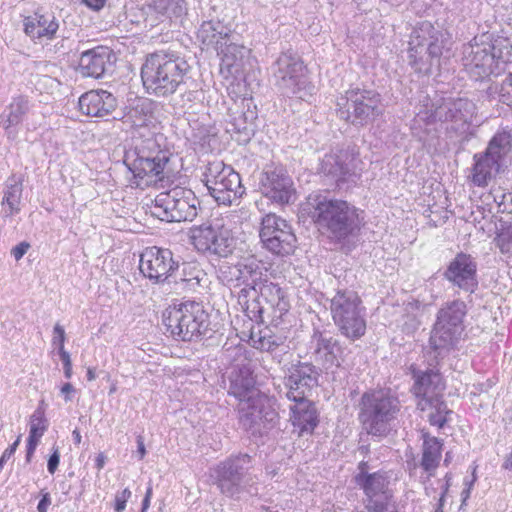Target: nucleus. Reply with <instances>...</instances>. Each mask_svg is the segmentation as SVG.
<instances>
[{"label":"nucleus","instance_id":"obj_1","mask_svg":"<svg viewBox=\"0 0 512 512\" xmlns=\"http://www.w3.org/2000/svg\"><path fill=\"white\" fill-rule=\"evenodd\" d=\"M126 109L123 122L134 130V146L125 153L124 163L133 174L136 187L144 188L164 179L170 159L156 138L158 103L138 98Z\"/></svg>","mask_w":512,"mask_h":512},{"label":"nucleus","instance_id":"obj_2","mask_svg":"<svg viewBox=\"0 0 512 512\" xmlns=\"http://www.w3.org/2000/svg\"><path fill=\"white\" fill-rule=\"evenodd\" d=\"M301 210L311 218L320 231L336 241L353 235L361 226L358 210L354 206L325 194H310L302 204Z\"/></svg>","mask_w":512,"mask_h":512},{"label":"nucleus","instance_id":"obj_3","mask_svg":"<svg viewBox=\"0 0 512 512\" xmlns=\"http://www.w3.org/2000/svg\"><path fill=\"white\" fill-rule=\"evenodd\" d=\"M190 65L180 54L169 48L149 54L141 68V78L147 92L166 97L184 83Z\"/></svg>","mask_w":512,"mask_h":512},{"label":"nucleus","instance_id":"obj_4","mask_svg":"<svg viewBox=\"0 0 512 512\" xmlns=\"http://www.w3.org/2000/svg\"><path fill=\"white\" fill-rule=\"evenodd\" d=\"M450 35L447 31L433 26L430 22H422L415 29L409 41L408 58L415 72L430 74L433 66H439L440 57L448 50Z\"/></svg>","mask_w":512,"mask_h":512},{"label":"nucleus","instance_id":"obj_5","mask_svg":"<svg viewBox=\"0 0 512 512\" xmlns=\"http://www.w3.org/2000/svg\"><path fill=\"white\" fill-rule=\"evenodd\" d=\"M399 412L398 398L388 391L372 390L361 397L359 419L367 433L372 436H386Z\"/></svg>","mask_w":512,"mask_h":512},{"label":"nucleus","instance_id":"obj_6","mask_svg":"<svg viewBox=\"0 0 512 512\" xmlns=\"http://www.w3.org/2000/svg\"><path fill=\"white\" fill-rule=\"evenodd\" d=\"M274 85L287 97L309 101L315 86L309 81L307 69L301 58L292 52L282 53L272 66Z\"/></svg>","mask_w":512,"mask_h":512},{"label":"nucleus","instance_id":"obj_7","mask_svg":"<svg viewBox=\"0 0 512 512\" xmlns=\"http://www.w3.org/2000/svg\"><path fill=\"white\" fill-rule=\"evenodd\" d=\"M467 311L466 303L459 299L444 303L438 310L429 339L430 346L438 354L458 344L465 330Z\"/></svg>","mask_w":512,"mask_h":512},{"label":"nucleus","instance_id":"obj_8","mask_svg":"<svg viewBox=\"0 0 512 512\" xmlns=\"http://www.w3.org/2000/svg\"><path fill=\"white\" fill-rule=\"evenodd\" d=\"M163 324L175 339L192 341L207 330L208 316L201 304L186 301L168 307L163 313Z\"/></svg>","mask_w":512,"mask_h":512},{"label":"nucleus","instance_id":"obj_9","mask_svg":"<svg viewBox=\"0 0 512 512\" xmlns=\"http://www.w3.org/2000/svg\"><path fill=\"white\" fill-rule=\"evenodd\" d=\"M330 312L335 325L348 339L356 340L365 334V308L355 291L338 290L330 299Z\"/></svg>","mask_w":512,"mask_h":512},{"label":"nucleus","instance_id":"obj_10","mask_svg":"<svg viewBox=\"0 0 512 512\" xmlns=\"http://www.w3.org/2000/svg\"><path fill=\"white\" fill-rule=\"evenodd\" d=\"M443 390L441 375L432 369L418 375L413 386L418 409L427 412L429 423L439 428L445 425L447 416L452 412L442 400Z\"/></svg>","mask_w":512,"mask_h":512},{"label":"nucleus","instance_id":"obj_11","mask_svg":"<svg viewBox=\"0 0 512 512\" xmlns=\"http://www.w3.org/2000/svg\"><path fill=\"white\" fill-rule=\"evenodd\" d=\"M337 113L353 125H366L382 115L381 95L370 89H349L337 99Z\"/></svg>","mask_w":512,"mask_h":512},{"label":"nucleus","instance_id":"obj_12","mask_svg":"<svg viewBox=\"0 0 512 512\" xmlns=\"http://www.w3.org/2000/svg\"><path fill=\"white\" fill-rule=\"evenodd\" d=\"M199 200L191 189L176 186L159 193L150 207L151 214L162 221H192L198 213Z\"/></svg>","mask_w":512,"mask_h":512},{"label":"nucleus","instance_id":"obj_13","mask_svg":"<svg viewBox=\"0 0 512 512\" xmlns=\"http://www.w3.org/2000/svg\"><path fill=\"white\" fill-rule=\"evenodd\" d=\"M512 151V135L503 130L489 141L486 150L474 155L472 182L485 187L501 170L505 157Z\"/></svg>","mask_w":512,"mask_h":512},{"label":"nucleus","instance_id":"obj_14","mask_svg":"<svg viewBox=\"0 0 512 512\" xmlns=\"http://www.w3.org/2000/svg\"><path fill=\"white\" fill-rule=\"evenodd\" d=\"M202 181L218 204L231 205L244 194L240 175L223 161L210 162Z\"/></svg>","mask_w":512,"mask_h":512},{"label":"nucleus","instance_id":"obj_15","mask_svg":"<svg viewBox=\"0 0 512 512\" xmlns=\"http://www.w3.org/2000/svg\"><path fill=\"white\" fill-rule=\"evenodd\" d=\"M278 419L275 400L267 395L238 404L239 425L253 437L266 435L276 426Z\"/></svg>","mask_w":512,"mask_h":512},{"label":"nucleus","instance_id":"obj_16","mask_svg":"<svg viewBox=\"0 0 512 512\" xmlns=\"http://www.w3.org/2000/svg\"><path fill=\"white\" fill-rule=\"evenodd\" d=\"M506 50V55H502L499 45L469 44L464 49V66L476 81L483 80L491 74H499L503 69L500 65L510 61V52Z\"/></svg>","mask_w":512,"mask_h":512},{"label":"nucleus","instance_id":"obj_17","mask_svg":"<svg viewBox=\"0 0 512 512\" xmlns=\"http://www.w3.org/2000/svg\"><path fill=\"white\" fill-rule=\"evenodd\" d=\"M191 240L200 252H210L220 257H227L234 249L231 230L222 219H214L191 229Z\"/></svg>","mask_w":512,"mask_h":512},{"label":"nucleus","instance_id":"obj_18","mask_svg":"<svg viewBox=\"0 0 512 512\" xmlns=\"http://www.w3.org/2000/svg\"><path fill=\"white\" fill-rule=\"evenodd\" d=\"M355 482L364 491V504L369 512H398L387 472L355 475Z\"/></svg>","mask_w":512,"mask_h":512},{"label":"nucleus","instance_id":"obj_19","mask_svg":"<svg viewBox=\"0 0 512 512\" xmlns=\"http://www.w3.org/2000/svg\"><path fill=\"white\" fill-rule=\"evenodd\" d=\"M264 247L276 255H289L295 249L296 236L291 225L275 214H267L259 233Z\"/></svg>","mask_w":512,"mask_h":512},{"label":"nucleus","instance_id":"obj_20","mask_svg":"<svg viewBox=\"0 0 512 512\" xmlns=\"http://www.w3.org/2000/svg\"><path fill=\"white\" fill-rule=\"evenodd\" d=\"M179 269V262L169 249L147 247L140 255L139 270L152 284L169 282Z\"/></svg>","mask_w":512,"mask_h":512},{"label":"nucleus","instance_id":"obj_21","mask_svg":"<svg viewBox=\"0 0 512 512\" xmlns=\"http://www.w3.org/2000/svg\"><path fill=\"white\" fill-rule=\"evenodd\" d=\"M320 370L308 362H297L288 367L284 376L285 395L290 401H299L311 394L319 384Z\"/></svg>","mask_w":512,"mask_h":512},{"label":"nucleus","instance_id":"obj_22","mask_svg":"<svg viewBox=\"0 0 512 512\" xmlns=\"http://www.w3.org/2000/svg\"><path fill=\"white\" fill-rule=\"evenodd\" d=\"M476 114V105L467 98H442L432 112L436 121L450 124L447 129L464 131Z\"/></svg>","mask_w":512,"mask_h":512},{"label":"nucleus","instance_id":"obj_23","mask_svg":"<svg viewBox=\"0 0 512 512\" xmlns=\"http://www.w3.org/2000/svg\"><path fill=\"white\" fill-rule=\"evenodd\" d=\"M251 457L248 454L232 456L215 468V484L222 494L234 496L239 493L247 465Z\"/></svg>","mask_w":512,"mask_h":512},{"label":"nucleus","instance_id":"obj_24","mask_svg":"<svg viewBox=\"0 0 512 512\" xmlns=\"http://www.w3.org/2000/svg\"><path fill=\"white\" fill-rule=\"evenodd\" d=\"M218 278L227 286L244 284L255 289L262 278L261 266L255 258H245L235 264L224 261L219 266Z\"/></svg>","mask_w":512,"mask_h":512},{"label":"nucleus","instance_id":"obj_25","mask_svg":"<svg viewBox=\"0 0 512 512\" xmlns=\"http://www.w3.org/2000/svg\"><path fill=\"white\" fill-rule=\"evenodd\" d=\"M262 194L278 204H288L294 196L293 181L283 168L270 167L261 173Z\"/></svg>","mask_w":512,"mask_h":512},{"label":"nucleus","instance_id":"obj_26","mask_svg":"<svg viewBox=\"0 0 512 512\" xmlns=\"http://www.w3.org/2000/svg\"><path fill=\"white\" fill-rule=\"evenodd\" d=\"M477 265L473 258L465 253H459L449 263L444 272L447 281L459 289L473 293L477 286Z\"/></svg>","mask_w":512,"mask_h":512},{"label":"nucleus","instance_id":"obj_27","mask_svg":"<svg viewBox=\"0 0 512 512\" xmlns=\"http://www.w3.org/2000/svg\"><path fill=\"white\" fill-rule=\"evenodd\" d=\"M115 62L113 51L106 46H97L81 53L78 71L83 77L102 78L112 70Z\"/></svg>","mask_w":512,"mask_h":512},{"label":"nucleus","instance_id":"obj_28","mask_svg":"<svg viewBox=\"0 0 512 512\" xmlns=\"http://www.w3.org/2000/svg\"><path fill=\"white\" fill-rule=\"evenodd\" d=\"M79 110L90 117H105L117 107L116 97L107 90H90L79 98Z\"/></svg>","mask_w":512,"mask_h":512},{"label":"nucleus","instance_id":"obj_29","mask_svg":"<svg viewBox=\"0 0 512 512\" xmlns=\"http://www.w3.org/2000/svg\"><path fill=\"white\" fill-rule=\"evenodd\" d=\"M233 35L230 41L224 43L217 50L221 58L220 70L222 73L226 72L228 75L240 74L246 64L249 62L251 50L242 44L234 41Z\"/></svg>","mask_w":512,"mask_h":512},{"label":"nucleus","instance_id":"obj_30","mask_svg":"<svg viewBox=\"0 0 512 512\" xmlns=\"http://www.w3.org/2000/svg\"><path fill=\"white\" fill-rule=\"evenodd\" d=\"M23 25L26 35L40 43L52 40L59 29V22L53 13L36 12L26 17Z\"/></svg>","mask_w":512,"mask_h":512},{"label":"nucleus","instance_id":"obj_31","mask_svg":"<svg viewBox=\"0 0 512 512\" xmlns=\"http://www.w3.org/2000/svg\"><path fill=\"white\" fill-rule=\"evenodd\" d=\"M313 343L315 359L321 363L327 374L329 369L340 367L342 348L336 340L316 332L313 335Z\"/></svg>","mask_w":512,"mask_h":512},{"label":"nucleus","instance_id":"obj_32","mask_svg":"<svg viewBox=\"0 0 512 512\" xmlns=\"http://www.w3.org/2000/svg\"><path fill=\"white\" fill-rule=\"evenodd\" d=\"M228 394L234 396L240 402L252 401V398L266 396L255 387V380L248 369H240L232 373Z\"/></svg>","mask_w":512,"mask_h":512},{"label":"nucleus","instance_id":"obj_33","mask_svg":"<svg viewBox=\"0 0 512 512\" xmlns=\"http://www.w3.org/2000/svg\"><path fill=\"white\" fill-rule=\"evenodd\" d=\"M231 36V29L220 20L204 21L197 32L198 40L207 48H213L216 51L230 41Z\"/></svg>","mask_w":512,"mask_h":512},{"label":"nucleus","instance_id":"obj_34","mask_svg":"<svg viewBox=\"0 0 512 512\" xmlns=\"http://www.w3.org/2000/svg\"><path fill=\"white\" fill-rule=\"evenodd\" d=\"M295 405L291 407V420L300 432H312L318 424L317 410L315 405L307 398L294 401Z\"/></svg>","mask_w":512,"mask_h":512},{"label":"nucleus","instance_id":"obj_35","mask_svg":"<svg viewBox=\"0 0 512 512\" xmlns=\"http://www.w3.org/2000/svg\"><path fill=\"white\" fill-rule=\"evenodd\" d=\"M145 9L172 20L185 15L187 5L185 0H149L145 7L139 9L142 16L145 14Z\"/></svg>","mask_w":512,"mask_h":512},{"label":"nucleus","instance_id":"obj_36","mask_svg":"<svg viewBox=\"0 0 512 512\" xmlns=\"http://www.w3.org/2000/svg\"><path fill=\"white\" fill-rule=\"evenodd\" d=\"M423 448L420 466L429 477L434 475L441 460L442 444L436 437H431L427 433L423 434Z\"/></svg>","mask_w":512,"mask_h":512},{"label":"nucleus","instance_id":"obj_37","mask_svg":"<svg viewBox=\"0 0 512 512\" xmlns=\"http://www.w3.org/2000/svg\"><path fill=\"white\" fill-rule=\"evenodd\" d=\"M349 159L350 155L344 151L327 154L321 162V171L337 181L342 180L351 171Z\"/></svg>","mask_w":512,"mask_h":512},{"label":"nucleus","instance_id":"obj_38","mask_svg":"<svg viewBox=\"0 0 512 512\" xmlns=\"http://www.w3.org/2000/svg\"><path fill=\"white\" fill-rule=\"evenodd\" d=\"M260 295L275 312L279 313L276 315L277 317H281L288 312L290 308L289 301L278 284L265 281L260 286Z\"/></svg>","mask_w":512,"mask_h":512},{"label":"nucleus","instance_id":"obj_39","mask_svg":"<svg viewBox=\"0 0 512 512\" xmlns=\"http://www.w3.org/2000/svg\"><path fill=\"white\" fill-rule=\"evenodd\" d=\"M23 193L22 180L15 175L8 178L4 190L2 205L8 206L7 216H13L20 212V203Z\"/></svg>","mask_w":512,"mask_h":512},{"label":"nucleus","instance_id":"obj_40","mask_svg":"<svg viewBox=\"0 0 512 512\" xmlns=\"http://www.w3.org/2000/svg\"><path fill=\"white\" fill-rule=\"evenodd\" d=\"M7 109L8 113L1 116L2 121L0 124H2L10 138L12 134L11 128L22 122L23 116L29 110V102L25 97L20 96L14 98Z\"/></svg>","mask_w":512,"mask_h":512},{"label":"nucleus","instance_id":"obj_41","mask_svg":"<svg viewBox=\"0 0 512 512\" xmlns=\"http://www.w3.org/2000/svg\"><path fill=\"white\" fill-rule=\"evenodd\" d=\"M229 125L231 128L227 127L228 132H235L238 134H244L245 136H249L251 129V122L248 121L245 113L240 112L235 115L230 116Z\"/></svg>","mask_w":512,"mask_h":512},{"label":"nucleus","instance_id":"obj_42","mask_svg":"<svg viewBox=\"0 0 512 512\" xmlns=\"http://www.w3.org/2000/svg\"><path fill=\"white\" fill-rule=\"evenodd\" d=\"M202 272L196 267H192L189 263L182 264V273L179 277L181 283H185L190 289L200 285Z\"/></svg>","mask_w":512,"mask_h":512},{"label":"nucleus","instance_id":"obj_43","mask_svg":"<svg viewBox=\"0 0 512 512\" xmlns=\"http://www.w3.org/2000/svg\"><path fill=\"white\" fill-rule=\"evenodd\" d=\"M253 342L256 349L269 352L280 346L283 340L274 335H264L259 337L258 340H253Z\"/></svg>","mask_w":512,"mask_h":512},{"label":"nucleus","instance_id":"obj_44","mask_svg":"<svg viewBox=\"0 0 512 512\" xmlns=\"http://www.w3.org/2000/svg\"><path fill=\"white\" fill-rule=\"evenodd\" d=\"M46 430V420L44 419L43 415L39 412H35L31 416L30 421V434H33L38 437H42Z\"/></svg>","mask_w":512,"mask_h":512},{"label":"nucleus","instance_id":"obj_45","mask_svg":"<svg viewBox=\"0 0 512 512\" xmlns=\"http://www.w3.org/2000/svg\"><path fill=\"white\" fill-rule=\"evenodd\" d=\"M53 339L52 343L53 345H57L58 347V353H61L62 351H66L64 348V343L66 340L65 330L60 324H56L53 329Z\"/></svg>","mask_w":512,"mask_h":512},{"label":"nucleus","instance_id":"obj_46","mask_svg":"<svg viewBox=\"0 0 512 512\" xmlns=\"http://www.w3.org/2000/svg\"><path fill=\"white\" fill-rule=\"evenodd\" d=\"M450 479H451V477L449 476V474H446L445 482H443L440 479L437 481L438 485L440 486L441 492H440V497L438 499V505H437V507L435 509V512H443L445 496H446V494H447V492L449 490V487H450Z\"/></svg>","mask_w":512,"mask_h":512},{"label":"nucleus","instance_id":"obj_47","mask_svg":"<svg viewBox=\"0 0 512 512\" xmlns=\"http://www.w3.org/2000/svg\"><path fill=\"white\" fill-rule=\"evenodd\" d=\"M437 481L438 480H436L435 482H431L430 477L427 476V480L424 481V485H425V494L430 498L438 500L440 497L441 489H440V486L438 485Z\"/></svg>","mask_w":512,"mask_h":512},{"label":"nucleus","instance_id":"obj_48","mask_svg":"<svg viewBox=\"0 0 512 512\" xmlns=\"http://www.w3.org/2000/svg\"><path fill=\"white\" fill-rule=\"evenodd\" d=\"M131 497V491L125 488L122 492L117 493L115 496V510L122 512L126 507V502Z\"/></svg>","mask_w":512,"mask_h":512},{"label":"nucleus","instance_id":"obj_49","mask_svg":"<svg viewBox=\"0 0 512 512\" xmlns=\"http://www.w3.org/2000/svg\"><path fill=\"white\" fill-rule=\"evenodd\" d=\"M59 356L63 362L64 375L67 379H70L72 376V362L70 354L67 351H62L59 353Z\"/></svg>","mask_w":512,"mask_h":512},{"label":"nucleus","instance_id":"obj_50","mask_svg":"<svg viewBox=\"0 0 512 512\" xmlns=\"http://www.w3.org/2000/svg\"><path fill=\"white\" fill-rule=\"evenodd\" d=\"M60 462V454L58 448L54 449V452L50 455L47 463V469L49 473L54 474L58 468Z\"/></svg>","mask_w":512,"mask_h":512},{"label":"nucleus","instance_id":"obj_51","mask_svg":"<svg viewBox=\"0 0 512 512\" xmlns=\"http://www.w3.org/2000/svg\"><path fill=\"white\" fill-rule=\"evenodd\" d=\"M30 245L27 242H21L18 245H16L11 250V254L14 256L15 260H20L25 253L28 251Z\"/></svg>","mask_w":512,"mask_h":512},{"label":"nucleus","instance_id":"obj_52","mask_svg":"<svg viewBox=\"0 0 512 512\" xmlns=\"http://www.w3.org/2000/svg\"><path fill=\"white\" fill-rule=\"evenodd\" d=\"M39 438L40 437L29 433V437L27 440V452H26V460L27 461H30V459L36 449V446L38 444Z\"/></svg>","mask_w":512,"mask_h":512},{"label":"nucleus","instance_id":"obj_53","mask_svg":"<svg viewBox=\"0 0 512 512\" xmlns=\"http://www.w3.org/2000/svg\"><path fill=\"white\" fill-rule=\"evenodd\" d=\"M20 442V438H17V440L10 446L8 447L2 454L1 458H0V471L2 470L3 468V465L4 463L13 455V453L15 452L16 450V447L18 446Z\"/></svg>","mask_w":512,"mask_h":512},{"label":"nucleus","instance_id":"obj_54","mask_svg":"<svg viewBox=\"0 0 512 512\" xmlns=\"http://www.w3.org/2000/svg\"><path fill=\"white\" fill-rule=\"evenodd\" d=\"M51 505V498L48 492L42 493V499L37 505L38 512H47L48 507Z\"/></svg>","mask_w":512,"mask_h":512},{"label":"nucleus","instance_id":"obj_55","mask_svg":"<svg viewBox=\"0 0 512 512\" xmlns=\"http://www.w3.org/2000/svg\"><path fill=\"white\" fill-rule=\"evenodd\" d=\"M87 7L98 11L105 6L106 0H81Z\"/></svg>","mask_w":512,"mask_h":512},{"label":"nucleus","instance_id":"obj_56","mask_svg":"<svg viewBox=\"0 0 512 512\" xmlns=\"http://www.w3.org/2000/svg\"><path fill=\"white\" fill-rule=\"evenodd\" d=\"M75 392V388L71 383H65L61 388V393L65 396V401H71V394Z\"/></svg>","mask_w":512,"mask_h":512},{"label":"nucleus","instance_id":"obj_57","mask_svg":"<svg viewBox=\"0 0 512 512\" xmlns=\"http://www.w3.org/2000/svg\"><path fill=\"white\" fill-rule=\"evenodd\" d=\"M137 452L139 454V458L143 459L146 454V449L144 445V440L142 436L137 437Z\"/></svg>","mask_w":512,"mask_h":512},{"label":"nucleus","instance_id":"obj_58","mask_svg":"<svg viewBox=\"0 0 512 512\" xmlns=\"http://www.w3.org/2000/svg\"><path fill=\"white\" fill-rule=\"evenodd\" d=\"M373 472H370L369 464L365 461H362L358 465V473L356 475H362V474H372Z\"/></svg>","mask_w":512,"mask_h":512},{"label":"nucleus","instance_id":"obj_59","mask_svg":"<svg viewBox=\"0 0 512 512\" xmlns=\"http://www.w3.org/2000/svg\"><path fill=\"white\" fill-rule=\"evenodd\" d=\"M475 481V477L472 479L471 482H466L465 484L468 486L466 489H464L461 493V496H462V505L465 503V501L469 498L470 496V489H471V486L473 485Z\"/></svg>","mask_w":512,"mask_h":512},{"label":"nucleus","instance_id":"obj_60","mask_svg":"<svg viewBox=\"0 0 512 512\" xmlns=\"http://www.w3.org/2000/svg\"><path fill=\"white\" fill-rule=\"evenodd\" d=\"M493 45H499V47H501L502 49V55H506V48H505V45H507V49L509 50V52L511 53V48L509 46V43L506 39H503V40H496L495 43Z\"/></svg>","mask_w":512,"mask_h":512},{"label":"nucleus","instance_id":"obj_61","mask_svg":"<svg viewBox=\"0 0 512 512\" xmlns=\"http://www.w3.org/2000/svg\"><path fill=\"white\" fill-rule=\"evenodd\" d=\"M105 460H106V457L104 456V454L103 453H99L97 458H96V468L98 470H101L104 467Z\"/></svg>","mask_w":512,"mask_h":512},{"label":"nucleus","instance_id":"obj_62","mask_svg":"<svg viewBox=\"0 0 512 512\" xmlns=\"http://www.w3.org/2000/svg\"><path fill=\"white\" fill-rule=\"evenodd\" d=\"M485 384H479V385H473L474 390H471V395H481L483 392L486 393V390H484Z\"/></svg>","mask_w":512,"mask_h":512},{"label":"nucleus","instance_id":"obj_63","mask_svg":"<svg viewBox=\"0 0 512 512\" xmlns=\"http://www.w3.org/2000/svg\"><path fill=\"white\" fill-rule=\"evenodd\" d=\"M87 379L89 381H93L96 379V373L94 368H88L87 370Z\"/></svg>","mask_w":512,"mask_h":512},{"label":"nucleus","instance_id":"obj_64","mask_svg":"<svg viewBox=\"0 0 512 512\" xmlns=\"http://www.w3.org/2000/svg\"><path fill=\"white\" fill-rule=\"evenodd\" d=\"M504 468L512 470V452L504 462Z\"/></svg>","mask_w":512,"mask_h":512}]
</instances>
